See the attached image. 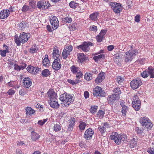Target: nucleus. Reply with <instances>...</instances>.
Wrapping results in <instances>:
<instances>
[{
    "label": "nucleus",
    "mask_w": 154,
    "mask_h": 154,
    "mask_svg": "<svg viewBox=\"0 0 154 154\" xmlns=\"http://www.w3.org/2000/svg\"><path fill=\"white\" fill-rule=\"evenodd\" d=\"M29 36L27 33L22 32L20 33L19 37L17 35L14 36V40L15 43L17 46H20L21 43L23 44L27 41Z\"/></svg>",
    "instance_id": "nucleus-1"
},
{
    "label": "nucleus",
    "mask_w": 154,
    "mask_h": 154,
    "mask_svg": "<svg viewBox=\"0 0 154 154\" xmlns=\"http://www.w3.org/2000/svg\"><path fill=\"white\" fill-rule=\"evenodd\" d=\"M74 97L73 94H68L64 93L60 96V99L62 102H65L66 103V106H69L71 102L74 100Z\"/></svg>",
    "instance_id": "nucleus-2"
},
{
    "label": "nucleus",
    "mask_w": 154,
    "mask_h": 154,
    "mask_svg": "<svg viewBox=\"0 0 154 154\" xmlns=\"http://www.w3.org/2000/svg\"><path fill=\"white\" fill-rule=\"evenodd\" d=\"M140 122L142 126L145 127L148 129H151L153 126L150 120L146 116L141 117Z\"/></svg>",
    "instance_id": "nucleus-3"
},
{
    "label": "nucleus",
    "mask_w": 154,
    "mask_h": 154,
    "mask_svg": "<svg viewBox=\"0 0 154 154\" xmlns=\"http://www.w3.org/2000/svg\"><path fill=\"white\" fill-rule=\"evenodd\" d=\"M141 75L144 78H146L149 76H150V78H154V68L151 66L149 67L142 72Z\"/></svg>",
    "instance_id": "nucleus-4"
},
{
    "label": "nucleus",
    "mask_w": 154,
    "mask_h": 154,
    "mask_svg": "<svg viewBox=\"0 0 154 154\" xmlns=\"http://www.w3.org/2000/svg\"><path fill=\"white\" fill-rule=\"evenodd\" d=\"M132 104L133 107L136 111L139 110L140 108L141 102L137 96L135 95L133 97Z\"/></svg>",
    "instance_id": "nucleus-5"
},
{
    "label": "nucleus",
    "mask_w": 154,
    "mask_h": 154,
    "mask_svg": "<svg viewBox=\"0 0 154 154\" xmlns=\"http://www.w3.org/2000/svg\"><path fill=\"white\" fill-rule=\"evenodd\" d=\"M110 5L114 12L116 13H119L122 9V5L120 3L116 2H111Z\"/></svg>",
    "instance_id": "nucleus-6"
},
{
    "label": "nucleus",
    "mask_w": 154,
    "mask_h": 154,
    "mask_svg": "<svg viewBox=\"0 0 154 154\" xmlns=\"http://www.w3.org/2000/svg\"><path fill=\"white\" fill-rule=\"evenodd\" d=\"M142 84L141 79L139 78H137L134 79L131 82V86L133 89L138 88Z\"/></svg>",
    "instance_id": "nucleus-7"
},
{
    "label": "nucleus",
    "mask_w": 154,
    "mask_h": 154,
    "mask_svg": "<svg viewBox=\"0 0 154 154\" xmlns=\"http://www.w3.org/2000/svg\"><path fill=\"white\" fill-rule=\"evenodd\" d=\"M93 45V44L91 42L88 43L85 42L81 45L78 46L77 48L79 50H82L84 52H87L90 49L89 46H92Z\"/></svg>",
    "instance_id": "nucleus-8"
},
{
    "label": "nucleus",
    "mask_w": 154,
    "mask_h": 154,
    "mask_svg": "<svg viewBox=\"0 0 154 154\" xmlns=\"http://www.w3.org/2000/svg\"><path fill=\"white\" fill-rule=\"evenodd\" d=\"M93 94L94 96L103 97L105 95V92L100 87L97 86L93 90Z\"/></svg>",
    "instance_id": "nucleus-9"
},
{
    "label": "nucleus",
    "mask_w": 154,
    "mask_h": 154,
    "mask_svg": "<svg viewBox=\"0 0 154 154\" xmlns=\"http://www.w3.org/2000/svg\"><path fill=\"white\" fill-rule=\"evenodd\" d=\"M94 134V132L93 130L92 129L89 128L85 131L84 134V137L86 140H91Z\"/></svg>",
    "instance_id": "nucleus-10"
},
{
    "label": "nucleus",
    "mask_w": 154,
    "mask_h": 154,
    "mask_svg": "<svg viewBox=\"0 0 154 154\" xmlns=\"http://www.w3.org/2000/svg\"><path fill=\"white\" fill-rule=\"evenodd\" d=\"M50 22L54 30L57 28L59 25V22L56 17L53 16L52 17L50 20Z\"/></svg>",
    "instance_id": "nucleus-11"
},
{
    "label": "nucleus",
    "mask_w": 154,
    "mask_h": 154,
    "mask_svg": "<svg viewBox=\"0 0 154 154\" xmlns=\"http://www.w3.org/2000/svg\"><path fill=\"white\" fill-rule=\"evenodd\" d=\"M52 67L54 70L57 71L59 70L61 67L60 59H55L52 63Z\"/></svg>",
    "instance_id": "nucleus-12"
},
{
    "label": "nucleus",
    "mask_w": 154,
    "mask_h": 154,
    "mask_svg": "<svg viewBox=\"0 0 154 154\" xmlns=\"http://www.w3.org/2000/svg\"><path fill=\"white\" fill-rule=\"evenodd\" d=\"M120 134L116 132L112 133V134L110 136V139L113 140L115 143L117 145L120 144L119 138Z\"/></svg>",
    "instance_id": "nucleus-13"
},
{
    "label": "nucleus",
    "mask_w": 154,
    "mask_h": 154,
    "mask_svg": "<svg viewBox=\"0 0 154 154\" xmlns=\"http://www.w3.org/2000/svg\"><path fill=\"white\" fill-rule=\"evenodd\" d=\"M107 30L104 29L101 30L99 34L97 35L96 39L97 41L99 42H101L104 39L105 35L106 33Z\"/></svg>",
    "instance_id": "nucleus-14"
},
{
    "label": "nucleus",
    "mask_w": 154,
    "mask_h": 154,
    "mask_svg": "<svg viewBox=\"0 0 154 154\" xmlns=\"http://www.w3.org/2000/svg\"><path fill=\"white\" fill-rule=\"evenodd\" d=\"M110 125L109 123L106 122L103 124V125H101L99 127L98 129L100 131L101 134H103L106 131V128H109L110 127Z\"/></svg>",
    "instance_id": "nucleus-15"
},
{
    "label": "nucleus",
    "mask_w": 154,
    "mask_h": 154,
    "mask_svg": "<svg viewBox=\"0 0 154 154\" xmlns=\"http://www.w3.org/2000/svg\"><path fill=\"white\" fill-rule=\"evenodd\" d=\"M23 86L26 88H28L32 84V82L30 79L27 77L24 79L23 82Z\"/></svg>",
    "instance_id": "nucleus-16"
},
{
    "label": "nucleus",
    "mask_w": 154,
    "mask_h": 154,
    "mask_svg": "<svg viewBox=\"0 0 154 154\" xmlns=\"http://www.w3.org/2000/svg\"><path fill=\"white\" fill-rule=\"evenodd\" d=\"M69 127L68 128L67 131L68 132H70L73 129L74 126L75 125L76 120L74 117H71L69 120Z\"/></svg>",
    "instance_id": "nucleus-17"
},
{
    "label": "nucleus",
    "mask_w": 154,
    "mask_h": 154,
    "mask_svg": "<svg viewBox=\"0 0 154 154\" xmlns=\"http://www.w3.org/2000/svg\"><path fill=\"white\" fill-rule=\"evenodd\" d=\"M105 74L103 72H100L97 75V78L95 80V82L96 83H99L101 82L105 79Z\"/></svg>",
    "instance_id": "nucleus-18"
},
{
    "label": "nucleus",
    "mask_w": 154,
    "mask_h": 154,
    "mask_svg": "<svg viewBox=\"0 0 154 154\" xmlns=\"http://www.w3.org/2000/svg\"><path fill=\"white\" fill-rule=\"evenodd\" d=\"M50 101L52 100H56L57 99V94L53 91L49 90L47 92Z\"/></svg>",
    "instance_id": "nucleus-19"
},
{
    "label": "nucleus",
    "mask_w": 154,
    "mask_h": 154,
    "mask_svg": "<svg viewBox=\"0 0 154 154\" xmlns=\"http://www.w3.org/2000/svg\"><path fill=\"white\" fill-rule=\"evenodd\" d=\"M120 104L122 107V115L125 116L126 115L127 112L128 110V107L125 105V102L123 101H121Z\"/></svg>",
    "instance_id": "nucleus-20"
},
{
    "label": "nucleus",
    "mask_w": 154,
    "mask_h": 154,
    "mask_svg": "<svg viewBox=\"0 0 154 154\" xmlns=\"http://www.w3.org/2000/svg\"><path fill=\"white\" fill-rule=\"evenodd\" d=\"M9 11L7 10H3L0 12V18L4 19L7 18L9 15Z\"/></svg>",
    "instance_id": "nucleus-21"
},
{
    "label": "nucleus",
    "mask_w": 154,
    "mask_h": 154,
    "mask_svg": "<svg viewBox=\"0 0 154 154\" xmlns=\"http://www.w3.org/2000/svg\"><path fill=\"white\" fill-rule=\"evenodd\" d=\"M53 58L55 59H60V56L59 54V51L57 48H54L53 53Z\"/></svg>",
    "instance_id": "nucleus-22"
},
{
    "label": "nucleus",
    "mask_w": 154,
    "mask_h": 154,
    "mask_svg": "<svg viewBox=\"0 0 154 154\" xmlns=\"http://www.w3.org/2000/svg\"><path fill=\"white\" fill-rule=\"evenodd\" d=\"M99 16V13L98 12L92 13L89 16L90 20L93 21H97L98 20V17Z\"/></svg>",
    "instance_id": "nucleus-23"
},
{
    "label": "nucleus",
    "mask_w": 154,
    "mask_h": 154,
    "mask_svg": "<svg viewBox=\"0 0 154 154\" xmlns=\"http://www.w3.org/2000/svg\"><path fill=\"white\" fill-rule=\"evenodd\" d=\"M42 63L44 66L48 67L50 65V60L48 58V56L47 55H45V58L43 59Z\"/></svg>",
    "instance_id": "nucleus-24"
},
{
    "label": "nucleus",
    "mask_w": 154,
    "mask_h": 154,
    "mask_svg": "<svg viewBox=\"0 0 154 154\" xmlns=\"http://www.w3.org/2000/svg\"><path fill=\"white\" fill-rule=\"evenodd\" d=\"M133 57L128 51L126 52L125 56V62L127 63L131 62L133 60Z\"/></svg>",
    "instance_id": "nucleus-25"
},
{
    "label": "nucleus",
    "mask_w": 154,
    "mask_h": 154,
    "mask_svg": "<svg viewBox=\"0 0 154 154\" xmlns=\"http://www.w3.org/2000/svg\"><path fill=\"white\" fill-rule=\"evenodd\" d=\"M62 21L65 24L71 23L72 21L71 16L69 14L66 15V17L63 18Z\"/></svg>",
    "instance_id": "nucleus-26"
},
{
    "label": "nucleus",
    "mask_w": 154,
    "mask_h": 154,
    "mask_svg": "<svg viewBox=\"0 0 154 154\" xmlns=\"http://www.w3.org/2000/svg\"><path fill=\"white\" fill-rule=\"evenodd\" d=\"M137 138H133L130 141L128 145L131 148H133L135 147L137 144Z\"/></svg>",
    "instance_id": "nucleus-27"
},
{
    "label": "nucleus",
    "mask_w": 154,
    "mask_h": 154,
    "mask_svg": "<svg viewBox=\"0 0 154 154\" xmlns=\"http://www.w3.org/2000/svg\"><path fill=\"white\" fill-rule=\"evenodd\" d=\"M31 137L33 141H36L39 139L40 135L32 131L31 133Z\"/></svg>",
    "instance_id": "nucleus-28"
},
{
    "label": "nucleus",
    "mask_w": 154,
    "mask_h": 154,
    "mask_svg": "<svg viewBox=\"0 0 154 154\" xmlns=\"http://www.w3.org/2000/svg\"><path fill=\"white\" fill-rule=\"evenodd\" d=\"M78 61L81 63H82L86 60V57L83 53H79L78 54Z\"/></svg>",
    "instance_id": "nucleus-29"
},
{
    "label": "nucleus",
    "mask_w": 154,
    "mask_h": 154,
    "mask_svg": "<svg viewBox=\"0 0 154 154\" xmlns=\"http://www.w3.org/2000/svg\"><path fill=\"white\" fill-rule=\"evenodd\" d=\"M51 73L48 69H45L43 70L41 74V75L43 77H46L50 76Z\"/></svg>",
    "instance_id": "nucleus-30"
},
{
    "label": "nucleus",
    "mask_w": 154,
    "mask_h": 154,
    "mask_svg": "<svg viewBox=\"0 0 154 154\" xmlns=\"http://www.w3.org/2000/svg\"><path fill=\"white\" fill-rule=\"evenodd\" d=\"M70 69L71 72L74 74H76L77 72L81 70L79 67L74 65H73L70 67Z\"/></svg>",
    "instance_id": "nucleus-31"
},
{
    "label": "nucleus",
    "mask_w": 154,
    "mask_h": 154,
    "mask_svg": "<svg viewBox=\"0 0 154 154\" xmlns=\"http://www.w3.org/2000/svg\"><path fill=\"white\" fill-rule=\"evenodd\" d=\"M26 114L27 115L31 116L35 112V110L30 107H27L26 109Z\"/></svg>",
    "instance_id": "nucleus-32"
},
{
    "label": "nucleus",
    "mask_w": 154,
    "mask_h": 154,
    "mask_svg": "<svg viewBox=\"0 0 154 154\" xmlns=\"http://www.w3.org/2000/svg\"><path fill=\"white\" fill-rule=\"evenodd\" d=\"M50 104L51 106L53 108H57L59 106L57 99L56 100H51Z\"/></svg>",
    "instance_id": "nucleus-33"
},
{
    "label": "nucleus",
    "mask_w": 154,
    "mask_h": 154,
    "mask_svg": "<svg viewBox=\"0 0 154 154\" xmlns=\"http://www.w3.org/2000/svg\"><path fill=\"white\" fill-rule=\"evenodd\" d=\"M128 51L133 57L137 55L139 53L138 50L137 49H130Z\"/></svg>",
    "instance_id": "nucleus-34"
},
{
    "label": "nucleus",
    "mask_w": 154,
    "mask_h": 154,
    "mask_svg": "<svg viewBox=\"0 0 154 154\" xmlns=\"http://www.w3.org/2000/svg\"><path fill=\"white\" fill-rule=\"evenodd\" d=\"M38 48L36 47L35 45H34L30 48L29 49V52L33 54L37 52Z\"/></svg>",
    "instance_id": "nucleus-35"
},
{
    "label": "nucleus",
    "mask_w": 154,
    "mask_h": 154,
    "mask_svg": "<svg viewBox=\"0 0 154 154\" xmlns=\"http://www.w3.org/2000/svg\"><path fill=\"white\" fill-rule=\"evenodd\" d=\"M86 125V123L80 121L79 122V127L81 131H82L85 129Z\"/></svg>",
    "instance_id": "nucleus-36"
},
{
    "label": "nucleus",
    "mask_w": 154,
    "mask_h": 154,
    "mask_svg": "<svg viewBox=\"0 0 154 154\" xmlns=\"http://www.w3.org/2000/svg\"><path fill=\"white\" fill-rule=\"evenodd\" d=\"M70 53L66 51L65 50H63L62 53V57L64 59H66L68 57L70 56Z\"/></svg>",
    "instance_id": "nucleus-37"
},
{
    "label": "nucleus",
    "mask_w": 154,
    "mask_h": 154,
    "mask_svg": "<svg viewBox=\"0 0 154 154\" xmlns=\"http://www.w3.org/2000/svg\"><path fill=\"white\" fill-rule=\"evenodd\" d=\"M84 78L87 80H91L92 79V74L91 73H86L84 75Z\"/></svg>",
    "instance_id": "nucleus-38"
},
{
    "label": "nucleus",
    "mask_w": 154,
    "mask_h": 154,
    "mask_svg": "<svg viewBox=\"0 0 154 154\" xmlns=\"http://www.w3.org/2000/svg\"><path fill=\"white\" fill-rule=\"evenodd\" d=\"M21 10L23 12H26L28 11H31L32 10L31 8H29V6L25 5L23 7Z\"/></svg>",
    "instance_id": "nucleus-39"
},
{
    "label": "nucleus",
    "mask_w": 154,
    "mask_h": 154,
    "mask_svg": "<svg viewBox=\"0 0 154 154\" xmlns=\"http://www.w3.org/2000/svg\"><path fill=\"white\" fill-rule=\"evenodd\" d=\"M104 112L101 110H99L97 112V117H99V118H102L104 116Z\"/></svg>",
    "instance_id": "nucleus-40"
},
{
    "label": "nucleus",
    "mask_w": 154,
    "mask_h": 154,
    "mask_svg": "<svg viewBox=\"0 0 154 154\" xmlns=\"http://www.w3.org/2000/svg\"><path fill=\"white\" fill-rule=\"evenodd\" d=\"M17 84V81H11L10 82H8L7 85L11 87H15Z\"/></svg>",
    "instance_id": "nucleus-41"
},
{
    "label": "nucleus",
    "mask_w": 154,
    "mask_h": 154,
    "mask_svg": "<svg viewBox=\"0 0 154 154\" xmlns=\"http://www.w3.org/2000/svg\"><path fill=\"white\" fill-rule=\"evenodd\" d=\"M107 99L108 101V103L110 105H112L114 101L115 100L111 95L108 96Z\"/></svg>",
    "instance_id": "nucleus-42"
},
{
    "label": "nucleus",
    "mask_w": 154,
    "mask_h": 154,
    "mask_svg": "<svg viewBox=\"0 0 154 154\" xmlns=\"http://www.w3.org/2000/svg\"><path fill=\"white\" fill-rule=\"evenodd\" d=\"M34 66H31L29 65L27 68V71L32 74H34L35 72H34V69L35 68Z\"/></svg>",
    "instance_id": "nucleus-43"
},
{
    "label": "nucleus",
    "mask_w": 154,
    "mask_h": 154,
    "mask_svg": "<svg viewBox=\"0 0 154 154\" xmlns=\"http://www.w3.org/2000/svg\"><path fill=\"white\" fill-rule=\"evenodd\" d=\"M43 1L44 4L43 5V9H47L50 6V5L48 1L45 0H43Z\"/></svg>",
    "instance_id": "nucleus-44"
},
{
    "label": "nucleus",
    "mask_w": 154,
    "mask_h": 154,
    "mask_svg": "<svg viewBox=\"0 0 154 154\" xmlns=\"http://www.w3.org/2000/svg\"><path fill=\"white\" fill-rule=\"evenodd\" d=\"M127 139V137L125 134L120 135L119 142L120 144L121 142H123L125 140H126Z\"/></svg>",
    "instance_id": "nucleus-45"
},
{
    "label": "nucleus",
    "mask_w": 154,
    "mask_h": 154,
    "mask_svg": "<svg viewBox=\"0 0 154 154\" xmlns=\"http://www.w3.org/2000/svg\"><path fill=\"white\" fill-rule=\"evenodd\" d=\"M80 81L79 80L75 79V80L68 79L67 82L72 85H74L79 82Z\"/></svg>",
    "instance_id": "nucleus-46"
},
{
    "label": "nucleus",
    "mask_w": 154,
    "mask_h": 154,
    "mask_svg": "<svg viewBox=\"0 0 154 154\" xmlns=\"http://www.w3.org/2000/svg\"><path fill=\"white\" fill-rule=\"evenodd\" d=\"M44 4L43 0L39 1L37 3V6L38 8L39 9H42V10H43V5Z\"/></svg>",
    "instance_id": "nucleus-47"
},
{
    "label": "nucleus",
    "mask_w": 154,
    "mask_h": 154,
    "mask_svg": "<svg viewBox=\"0 0 154 154\" xmlns=\"http://www.w3.org/2000/svg\"><path fill=\"white\" fill-rule=\"evenodd\" d=\"M78 3H76L74 1H73L69 3L70 7L72 8H75L77 7L78 5Z\"/></svg>",
    "instance_id": "nucleus-48"
},
{
    "label": "nucleus",
    "mask_w": 154,
    "mask_h": 154,
    "mask_svg": "<svg viewBox=\"0 0 154 154\" xmlns=\"http://www.w3.org/2000/svg\"><path fill=\"white\" fill-rule=\"evenodd\" d=\"M76 74V79L79 80V79L82 77L83 75L82 72L81 71V70L79 71L78 72H77Z\"/></svg>",
    "instance_id": "nucleus-49"
},
{
    "label": "nucleus",
    "mask_w": 154,
    "mask_h": 154,
    "mask_svg": "<svg viewBox=\"0 0 154 154\" xmlns=\"http://www.w3.org/2000/svg\"><path fill=\"white\" fill-rule=\"evenodd\" d=\"M61 129V127L59 125H55L54 126V130L56 132L60 131Z\"/></svg>",
    "instance_id": "nucleus-50"
},
{
    "label": "nucleus",
    "mask_w": 154,
    "mask_h": 154,
    "mask_svg": "<svg viewBox=\"0 0 154 154\" xmlns=\"http://www.w3.org/2000/svg\"><path fill=\"white\" fill-rule=\"evenodd\" d=\"M72 49L73 47L71 45H69L66 46L65 48L63 50H65L66 51L70 53L72 50Z\"/></svg>",
    "instance_id": "nucleus-51"
},
{
    "label": "nucleus",
    "mask_w": 154,
    "mask_h": 154,
    "mask_svg": "<svg viewBox=\"0 0 154 154\" xmlns=\"http://www.w3.org/2000/svg\"><path fill=\"white\" fill-rule=\"evenodd\" d=\"M29 6L32 7V8L35 9L36 8V4L35 1L33 0H30L29 2Z\"/></svg>",
    "instance_id": "nucleus-52"
},
{
    "label": "nucleus",
    "mask_w": 154,
    "mask_h": 154,
    "mask_svg": "<svg viewBox=\"0 0 154 154\" xmlns=\"http://www.w3.org/2000/svg\"><path fill=\"white\" fill-rule=\"evenodd\" d=\"M97 109V106H91L90 110L92 114H93L96 112Z\"/></svg>",
    "instance_id": "nucleus-53"
},
{
    "label": "nucleus",
    "mask_w": 154,
    "mask_h": 154,
    "mask_svg": "<svg viewBox=\"0 0 154 154\" xmlns=\"http://www.w3.org/2000/svg\"><path fill=\"white\" fill-rule=\"evenodd\" d=\"M104 57L103 54H100L98 56H95L93 57L94 60L95 61H98L100 59Z\"/></svg>",
    "instance_id": "nucleus-54"
},
{
    "label": "nucleus",
    "mask_w": 154,
    "mask_h": 154,
    "mask_svg": "<svg viewBox=\"0 0 154 154\" xmlns=\"http://www.w3.org/2000/svg\"><path fill=\"white\" fill-rule=\"evenodd\" d=\"M113 91L115 94H118L120 95L121 93L120 89L118 87L114 88L113 90Z\"/></svg>",
    "instance_id": "nucleus-55"
},
{
    "label": "nucleus",
    "mask_w": 154,
    "mask_h": 154,
    "mask_svg": "<svg viewBox=\"0 0 154 154\" xmlns=\"http://www.w3.org/2000/svg\"><path fill=\"white\" fill-rule=\"evenodd\" d=\"M117 81L119 84H121L124 81V78H122L121 76H118L116 78Z\"/></svg>",
    "instance_id": "nucleus-56"
},
{
    "label": "nucleus",
    "mask_w": 154,
    "mask_h": 154,
    "mask_svg": "<svg viewBox=\"0 0 154 154\" xmlns=\"http://www.w3.org/2000/svg\"><path fill=\"white\" fill-rule=\"evenodd\" d=\"M97 26L94 25L90 26L89 27V30L91 31L96 32L97 31Z\"/></svg>",
    "instance_id": "nucleus-57"
},
{
    "label": "nucleus",
    "mask_w": 154,
    "mask_h": 154,
    "mask_svg": "<svg viewBox=\"0 0 154 154\" xmlns=\"http://www.w3.org/2000/svg\"><path fill=\"white\" fill-rule=\"evenodd\" d=\"M135 131L138 134H141L143 133V129H141L138 127H137L135 128Z\"/></svg>",
    "instance_id": "nucleus-58"
},
{
    "label": "nucleus",
    "mask_w": 154,
    "mask_h": 154,
    "mask_svg": "<svg viewBox=\"0 0 154 154\" xmlns=\"http://www.w3.org/2000/svg\"><path fill=\"white\" fill-rule=\"evenodd\" d=\"M112 97H113V98L115 100H118L120 98L119 94H113L111 95Z\"/></svg>",
    "instance_id": "nucleus-59"
},
{
    "label": "nucleus",
    "mask_w": 154,
    "mask_h": 154,
    "mask_svg": "<svg viewBox=\"0 0 154 154\" xmlns=\"http://www.w3.org/2000/svg\"><path fill=\"white\" fill-rule=\"evenodd\" d=\"M19 26L21 28V29H23L26 26L25 22L22 21L19 24Z\"/></svg>",
    "instance_id": "nucleus-60"
},
{
    "label": "nucleus",
    "mask_w": 154,
    "mask_h": 154,
    "mask_svg": "<svg viewBox=\"0 0 154 154\" xmlns=\"http://www.w3.org/2000/svg\"><path fill=\"white\" fill-rule=\"evenodd\" d=\"M34 69V72H35V74L39 73V72H41V68L38 67H35Z\"/></svg>",
    "instance_id": "nucleus-61"
},
{
    "label": "nucleus",
    "mask_w": 154,
    "mask_h": 154,
    "mask_svg": "<svg viewBox=\"0 0 154 154\" xmlns=\"http://www.w3.org/2000/svg\"><path fill=\"white\" fill-rule=\"evenodd\" d=\"M47 120V119H46L43 120H39L38 122V124L40 125H42L45 123Z\"/></svg>",
    "instance_id": "nucleus-62"
},
{
    "label": "nucleus",
    "mask_w": 154,
    "mask_h": 154,
    "mask_svg": "<svg viewBox=\"0 0 154 154\" xmlns=\"http://www.w3.org/2000/svg\"><path fill=\"white\" fill-rule=\"evenodd\" d=\"M0 55L2 57H5L6 56V53H7L5 50H0Z\"/></svg>",
    "instance_id": "nucleus-63"
},
{
    "label": "nucleus",
    "mask_w": 154,
    "mask_h": 154,
    "mask_svg": "<svg viewBox=\"0 0 154 154\" xmlns=\"http://www.w3.org/2000/svg\"><path fill=\"white\" fill-rule=\"evenodd\" d=\"M7 93L9 95H12L15 93V91L11 89H10L8 91Z\"/></svg>",
    "instance_id": "nucleus-64"
}]
</instances>
